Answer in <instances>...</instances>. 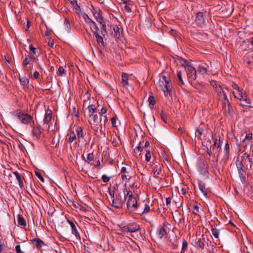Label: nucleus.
Returning a JSON list of instances; mask_svg holds the SVG:
<instances>
[{
    "label": "nucleus",
    "mask_w": 253,
    "mask_h": 253,
    "mask_svg": "<svg viewBox=\"0 0 253 253\" xmlns=\"http://www.w3.org/2000/svg\"><path fill=\"white\" fill-rule=\"evenodd\" d=\"M91 128L96 132L103 131V123L101 119H99L97 115H94L91 118H88Z\"/></svg>",
    "instance_id": "1"
},
{
    "label": "nucleus",
    "mask_w": 253,
    "mask_h": 253,
    "mask_svg": "<svg viewBox=\"0 0 253 253\" xmlns=\"http://www.w3.org/2000/svg\"><path fill=\"white\" fill-rule=\"evenodd\" d=\"M162 80L160 81V86L166 96L170 95L172 87L169 82V79L166 76L162 77Z\"/></svg>",
    "instance_id": "2"
},
{
    "label": "nucleus",
    "mask_w": 253,
    "mask_h": 253,
    "mask_svg": "<svg viewBox=\"0 0 253 253\" xmlns=\"http://www.w3.org/2000/svg\"><path fill=\"white\" fill-rule=\"evenodd\" d=\"M125 202V198L123 196V194L121 192L116 194L115 197L111 201V205L116 208H121Z\"/></svg>",
    "instance_id": "3"
},
{
    "label": "nucleus",
    "mask_w": 253,
    "mask_h": 253,
    "mask_svg": "<svg viewBox=\"0 0 253 253\" xmlns=\"http://www.w3.org/2000/svg\"><path fill=\"white\" fill-rule=\"evenodd\" d=\"M17 119L23 124H28L33 122V125H35L33 117L28 114L22 113L20 110H18L16 113Z\"/></svg>",
    "instance_id": "4"
},
{
    "label": "nucleus",
    "mask_w": 253,
    "mask_h": 253,
    "mask_svg": "<svg viewBox=\"0 0 253 253\" xmlns=\"http://www.w3.org/2000/svg\"><path fill=\"white\" fill-rule=\"evenodd\" d=\"M45 113L42 121V130H48L52 118V111L49 109H45Z\"/></svg>",
    "instance_id": "5"
},
{
    "label": "nucleus",
    "mask_w": 253,
    "mask_h": 253,
    "mask_svg": "<svg viewBox=\"0 0 253 253\" xmlns=\"http://www.w3.org/2000/svg\"><path fill=\"white\" fill-rule=\"evenodd\" d=\"M67 222L70 225L72 234L74 235L75 239L80 240L81 237L79 231L81 229L77 223L74 222L69 219H67Z\"/></svg>",
    "instance_id": "6"
},
{
    "label": "nucleus",
    "mask_w": 253,
    "mask_h": 253,
    "mask_svg": "<svg viewBox=\"0 0 253 253\" xmlns=\"http://www.w3.org/2000/svg\"><path fill=\"white\" fill-rule=\"evenodd\" d=\"M126 201L127 208L128 210L133 211L138 210L141 206V204L137 203L135 197L131 199H128Z\"/></svg>",
    "instance_id": "7"
},
{
    "label": "nucleus",
    "mask_w": 253,
    "mask_h": 253,
    "mask_svg": "<svg viewBox=\"0 0 253 253\" xmlns=\"http://www.w3.org/2000/svg\"><path fill=\"white\" fill-rule=\"evenodd\" d=\"M195 22L198 27L203 28L206 25V15L202 12L197 13Z\"/></svg>",
    "instance_id": "8"
},
{
    "label": "nucleus",
    "mask_w": 253,
    "mask_h": 253,
    "mask_svg": "<svg viewBox=\"0 0 253 253\" xmlns=\"http://www.w3.org/2000/svg\"><path fill=\"white\" fill-rule=\"evenodd\" d=\"M236 166L238 171L239 175L242 181L246 179V171L244 169V165L242 161H239L238 159L236 162Z\"/></svg>",
    "instance_id": "9"
},
{
    "label": "nucleus",
    "mask_w": 253,
    "mask_h": 253,
    "mask_svg": "<svg viewBox=\"0 0 253 253\" xmlns=\"http://www.w3.org/2000/svg\"><path fill=\"white\" fill-rule=\"evenodd\" d=\"M32 134L34 140L39 141L41 138L42 131L40 129V125L38 126H32Z\"/></svg>",
    "instance_id": "10"
},
{
    "label": "nucleus",
    "mask_w": 253,
    "mask_h": 253,
    "mask_svg": "<svg viewBox=\"0 0 253 253\" xmlns=\"http://www.w3.org/2000/svg\"><path fill=\"white\" fill-rule=\"evenodd\" d=\"M188 78L191 81H194L196 79L197 71L195 68L190 65L187 66L185 69Z\"/></svg>",
    "instance_id": "11"
},
{
    "label": "nucleus",
    "mask_w": 253,
    "mask_h": 253,
    "mask_svg": "<svg viewBox=\"0 0 253 253\" xmlns=\"http://www.w3.org/2000/svg\"><path fill=\"white\" fill-rule=\"evenodd\" d=\"M93 34L95 37L97 43L99 44L100 46L104 47L105 46V43L103 40V37H104L105 36V34L103 33V32L102 31H101L100 33L98 31Z\"/></svg>",
    "instance_id": "12"
},
{
    "label": "nucleus",
    "mask_w": 253,
    "mask_h": 253,
    "mask_svg": "<svg viewBox=\"0 0 253 253\" xmlns=\"http://www.w3.org/2000/svg\"><path fill=\"white\" fill-rule=\"evenodd\" d=\"M221 102L222 106V110H223L224 113L226 114H230L232 110V107L228 99L226 101L222 100Z\"/></svg>",
    "instance_id": "13"
},
{
    "label": "nucleus",
    "mask_w": 253,
    "mask_h": 253,
    "mask_svg": "<svg viewBox=\"0 0 253 253\" xmlns=\"http://www.w3.org/2000/svg\"><path fill=\"white\" fill-rule=\"evenodd\" d=\"M162 166L160 164L158 165H154L152 167V172L153 173V176L155 178H158L159 176L162 173Z\"/></svg>",
    "instance_id": "14"
},
{
    "label": "nucleus",
    "mask_w": 253,
    "mask_h": 253,
    "mask_svg": "<svg viewBox=\"0 0 253 253\" xmlns=\"http://www.w3.org/2000/svg\"><path fill=\"white\" fill-rule=\"evenodd\" d=\"M239 100L241 101L240 105L242 106H248L249 104H251L250 99L249 98L246 97L245 94H243V92L241 93H239Z\"/></svg>",
    "instance_id": "15"
},
{
    "label": "nucleus",
    "mask_w": 253,
    "mask_h": 253,
    "mask_svg": "<svg viewBox=\"0 0 253 253\" xmlns=\"http://www.w3.org/2000/svg\"><path fill=\"white\" fill-rule=\"evenodd\" d=\"M75 130L77 133V137L79 141L83 140L84 138V134L82 127L79 126H75Z\"/></svg>",
    "instance_id": "16"
},
{
    "label": "nucleus",
    "mask_w": 253,
    "mask_h": 253,
    "mask_svg": "<svg viewBox=\"0 0 253 253\" xmlns=\"http://www.w3.org/2000/svg\"><path fill=\"white\" fill-rule=\"evenodd\" d=\"M32 244L38 249H41L45 245L44 243L40 238H35L30 240Z\"/></svg>",
    "instance_id": "17"
},
{
    "label": "nucleus",
    "mask_w": 253,
    "mask_h": 253,
    "mask_svg": "<svg viewBox=\"0 0 253 253\" xmlns=\"http://www.w3.org/2000/svg\"><path fill=\"white\" fill-rule=\"evenodd\" d=\"M129 76L128 74L126 73H123L122 74V80L121 83L122 84V86L124 88H126L127 85H128V80H129Z\"/></svg>",
    "instance_id": "18"
},
{
    "label": "nucleus",
    "mask_w": 253,
    "mask_h": 253,
    "mask_svg": "<svg viewBox=\"0 0 253 253\" xmlns=\"http://www.w3.org/2000/svg\"><path fill=\"white\" fill-rule=\"evenodd\" d=\"M22 59H23L22 62V66L23 67V68L24 67H27L28 65L31 64L33 63L32 60H34L32 57L30 56L27 55H25V57H24V56H22Z\"/></svg>",
    "instance_id": "19"
},
{
    "label": "nucleus",
    "mask_w": 253,
    "mask_h": 253,
    "mask_svg": "<svg viewBox=\"0 0 253 253\" xmlns=\"http://www.w3.org/2000/svg\"><path fill=\"white\" fill-rule=\"evenodd\" d=\"M209 68V66L205 63H202L199 65L198 68V72L201 74H204L207 73Z\"/></svg>",
    "instance_id": "20"
},
{
    "label": "nucleus",
    "mask_w": 253,
    "mask_h": 253,
    "mask_svg": "<svg viewBox=\"0 0 253 253\" xmlns=\"http://www.w3.org/2000/svg\"><path fill=\"white\" fill-rule=\"evenodd\" d=\"M86 109H87V112H86L87 115L89 117L88 118H90L94 115L93 114H94L95 111L96 110V108L95 106V105L91 104V105H89L87 107Z\"/></svg>",
    "instance_id": "21"
},
{
    "label": "nucleus",
    "mask_w": 253,
    "mask_h": 253,
    "mask_svg": "<svg viewBox=\"0 0 253 253\" xmlns=\"http://www.w3.org/2000/svg\"><path fill=\"white\" fill-rule=\"evenodd\" d=\"M121 177L123 180L129 179L131 176L128 174V172L126 171L125 167L122 168L121 170Z\"/></svg>",
    "instance_id": "22"
},
{
    "label": "nucleus",
    "mask_w": 253,
    "mask_h": 253,
    "mask_svg": "<svg viewBox=\"0 0 253 253\" xmlns=\"http://www.w3.org/2000/svg\"><path fill=\"white\" fill-rule=\"evenodd\" d=\"M123 196L125 198V201L134 198L132 192L127 190L126 188L124 189Z\"/></svg>",
    "instance_id": "23"
},
{
    "label": "nucleus",
    "mask_w": 253,
    "mask_h": 253,
    "mask_svg": "<svg viewBox=\"0 0 253 253\" xmlns=\"http://www.w3.org/2000/svg\"><path fill=\"white\" fill-rule=\"evenodd\" d=\"M128 228V232L133 233L140 230V228L139 225L136 223H132L127 226Z\"/></svg>",
    "instance_id": "24"
},
{
    "label": "nucleus",
    "mask_w": 253,
    "mask_h": 253,
    "mask_svg": "<svg viewBox=\"0 0 253 253\" xmlns=\"http://www.w3.org/2000/svg\"><path fill=\"white\" fill-rule=\"evenodd\" d=\"M29 49L30 50V51L29 55L32 57L34 60L37 59L38 55L36 54V48L34 47L32 44H30L29 46Z\"/></svg>",
    "instance_id": "25"
},
{
    "label": "nucleus",
    "mask_w": 253,
    "mask_h": 253,
    "mask_svg": "<svg viewBox=\"0 0 253 253\" xmlns=\"http://www.w3.org/2000/svg\"><path fill=\"white\" fill-rule=\"evenodd\" d=\"M167 234V231L164 227H160L157 229V236L159 239H161Z\"/></svg>",
    "instance_id": "26"
},
{
    "label": "nucleus",
    "mask_w": 253,
    "mask_h": 253,
    "mask_svg": "<svg viewBox=\"0 0 253 253\" xmlns=\"http://www.w3.org/2000/svg\"><path fill=\"white\" fill-rule=\"evenodd\" d=\"M198 185L199 188L200 190V191L202 192V193L205 197H207L208 195V192L206 188V185L205 183L201 181H199L198 183Z\"/></svg>",
    "instance_id": "27"
},
{
    "label": "nucleus",
    "mask_w": 253,
    "mask_h": 253,
    "mask_svg": "<svg viewBox=\"0 0 253 253\" xmlns=\"http://www.w3.org/2000/svg\"><path fill=\"white\" fill-rule=\"evenodd\" d=\"M213 143L212 147L221 148V137L219 135L215 136Z\"/></svg>",
    "instance_id": "28"
},
{
    "label": "nucleus",
    "mask_w": 253,
    "mask_h": 253,
    "mask_svg": "<svg viewBox=\"0 0 253 253\" xmlns=\"http://www.w3.org/2000/svg\"><path fill=\"white\" fill-rule=\"evenodd\" d=\"M113 30L114 31L115 37L118 39L121 40V34L120 32V28L117 25H114Z\"/></svg>",
    "instance_id": "29"
},
{
    "label": "nucleus",
    "mask_w": 253,
    "mask_h": 253,
    "mask_svg": "<svg viewBox=\"0 0 253 253\" xmlns=\"http://www.w3.org/2000/svg\"><path fill=\"white\" fill-rule=\"evenodd\" d=\"M76 139V136L74 132L68 134L66 136V140L69 142H72Z\"/></svg>",
    "instance_id": "30"
},
{
    "label": "nucleus",
    "mask_w": 253,
    "mask_h": 253,
    "mask_svg": "<svg viewBox=\"0 0 253 253\" xmlns=\"http://www.w3.org/2000/svg\"><path fill=\"white\" fill-rule=\"evenodd\" d=\"M13 174L15 176L17 180H18L19 186L21 188L23 187V182L21 175H20V174L17 171L13 172Z\"/></svg>",
    "instance_id": "31"
},
{
    "label": "nucleus",
    "mask_w": 253,
    "mask_h": 253,
    "mask_svg": "<svg viewBox=\"0 0 253 253\" xmlns=\"http://www.w3.org/2000/svg\"><path fill=\"white\" fill-rule=\"evenodd\" d=\"M88 24H89L90 28L93 33L98 32V28L94 21L92 20Z\"/></svg>",
    "instance_id": "32"
},
{
    "label": "nucleus",
    "mask_w": 253,
    "mask_h": 253,
    "mask_svg": "<svg viewBox=\"0 0 253 253\" xmlns=\"http://www.w3.org/2000/svg\"><path fill=\"white\" fill-rule=\"evenodd\" d=\"M205 240L204 238H199L196 243L197 247L202 250L204 249Z\"/></svg>",
    "instance_id": "33"
},
{
    "label": "nucleus",
    "mask_w": 253,
    "mask_h": 253,
    "mask_svg": "<svg viewBox=\"0 0 253 253\" xmlns=\"http://www.w3.org/2000/svg\"><path fill=\"white\" fill-rule=\"evenodd\" d=\"M125 4L124 6V8L126 11L127 12H131V6L133 4V2L130 0H128L127 2L124 3Z\"/></svg>",
    "instance_id": "34"
},
{
    "label": "nucleus",
    "mask_w": 253,
    "mask_h": 253,
    "mask_svg": "<svg viewBox=\"0 0 253 253\" xmlns=\"http://www.w3.org/2000/svg\"><path fill=\"white\" fill-rule=\"evenodd\" d=\"M218 99L219 100L222 101V100H227L228 99L227 94L225 91L223 90L220 93L217 94Z\"/></svg>",
    "instance_id": "35"
},
{
    "label": "nucleus",
    "mask_w": 253,
    "mask_h": 253,
    "mask_svg": "<svg viewBox=\"0 0 253 253\" xmlns=\"http://www.w3.org/2000/svg\"><path fill=\"white\" fill-rule=\"evenodd\" d=\"M213 86L215 88V91L217 93V94L220 93V92H221L222 91H223L224 90L223 88L220 85H219L218 84H215ZM224 88L228 90V88L226 86H224Z\"/></svg>",
    "instance_id": "36"
},
{
    "label": "nucleus",
    "mask_w": 253,
    "mask_h": 253,
    "mask_svg": "<svg viewBox=\"0 0 253 253\" xmlns=\"http://www.w3.org/2000/svg\"><path fill=\"white\" fill-rule=\"evenodd\" d=\"M17 222L19 225L25 226L26 222L23 216L21 214H18L17 216Z\"/></svg>",
    "instance_id": "37"
},
{
    "label": "nucleus",
    "mask_w": 253,
    "mask_h": 253,
    "mask_svg": "<svg viewBox=\"0 0 253 253\" xmlns=\"http://www.w3.org/2000/svg\"><path fill=\"white\" fill-rule=\"evenodd\" d=\"M177 60L179 63L180 64L181 66L183 67L185 69L187 66H189L190 65L188 64L187 61L185 59L182 58L181 57H179L177 58Z\"/></svg>",
    "instance_id": "38"
},
{
    "label": "nucleus",
    "mask_w": 253,
    "mask_h": 253,
    "mask_svg": "<svg viewBox=\"0 0 253 253\" xmlns=\"http://www.w3.org/2000/svg\"><path fill=\"white\" fill-rule=\"evenodd\" d=\"M64 27L66 31L70 33L71 31V26L69 20L68 19H65L64 22Z\"/></svg>",
    "instance_id": "39"
},
{
    "label": "nucleus",
    "mask_w": 253,
    "mask_h": 253,
    "mask_svg": "<svg viewBox=\"0 0 253 253\" xmlns=\"http://www.w3.org/2000/svg\"><path fill=\"white\" fill-rule=\"evenodd\" d=\"M221 148L212 147V151L213 153V157L214 158H217L218 157Z\"/></svg>",
    "instance_id": "40"
},
{
    "label": "nucleus",
    "mask_w": 253,
    "mask_h": 253,
    "mask_svg": "<svg viewBox=\"0 0 253 253\" xmlns=\"http://www.w3.org/2000/svg\"><path fill=\"white\" fill-rule=\"evenodd\" d=\"M150 211V207L147 204H144V209L142 210H140L139 212H138V214L140 215H142L143 214L146 213Z\"/></svg>",
    "instance_id": "41"
},
{
    "label": "nucleus",
    "mask_w": 253,
    "mask_h": 253,
    "mask_svg": "<svg viewBox=\"0 0 253 253\" xmlns=\"http://www.w3.org/2000/svg\"><path fill=\"white\" fill-rule=\"evenodd\" d=\"M160 117L161 120L164 121V123H167L168 115L163 110H161L160 113Z\"/></svg>",
    "instance_id": "42"
},
{
    "label": "nucleus",
    "mask_w": 253,
    "mask_h": 253,
    "mask_svg": "<svg viewBox=\"0 0 253 253\" xmlns=\"http://www.w3.org/2000/svg\"><path fill=\"white\" fill-rule=\"evenodd\" d=\"M19 80H20V83L24 86H27L29 84V79H28L26 77L20 78Z\"/></svg>",
    "instance_id": "43"
},
{
    "label": "nucleus",
    "mask_w": 253,
    "mask_h": 253,
    "mask_svg": "<svg viewBox=\"0 0 253 253\" xmlns=\"http://www.w3.org/2000/svg\"><path fill=\"white\" fill-rule=\"evenodd\" d=\"M193 213L196 215H199V207L197 203L195 202V204L193 205Z\"/></svg>",
    "instance_id": "44"
},
{
    "label": "nucleus",
    "mask_w": 253,
    "mask_h": 253,
    "mask_svg": "<svg viewBox=\"0 0 253 253\" xmlns=\"http://www.w3.org/2000/svg\"><path fill=\"white\" fill-rule=\"evenodd\" d=\"M114 187L113 188V189H111V188H109L108 189V191H109V195L110 196V200H109V202L110 203H111V201L112 200H113L115 197V190H114Z\"/></svg>",
    "instance_id": "45"
},
{
    "label": "nucleus",
    "mask_w": 253,
    "mask_h": 253,
    "mask_svg": "<svg viewBox=\"0 0 253 253\" xmlns=\"http://www.w3.org/2000/svg\"><path fill=\"white\" fill-rule=\"evenodd\" d=\"M211 233L215 238H218L219 235V231L218 229L212 228Z\"/></svg>",
    "instance_id": "46"
},
{
    "label": "nucleus",
    "mask_w": 253,
    "mask_h": 253,
    "mask_svg": "<svg viewBox=\"0 0 253 253\" xmlns=\"http://www.w3.org/2000/svg\"><path fill=\"white\" fill-rule=\"evenodd\" d=\"M188 246V243L185 240H183L182 245V249L181 252L183 253L186 250Z\"/></svg>",
    "instance_id": "47"
},
{
    "label": "nucleus",
    "mask_w": 253,
    "mask_h": 253,
    "mask_svg": "<svg viewBox=\"0 0 253 253\" xmlns=\"http://www.w3.org/2000/svg\"><path fill=\"white\" fill-rule=\"evenodd\" d=\"M94 156L93 153H89L86 158V160H84L85 161L88 163H90L93 160Z\"/></svg>",
    "instance_id": "48"
},
{
    "label": "nucleus",
    "mask_w": 253,
    "mask_h": 253,
    "mask_svg": "<svg viewBox=\"0 0 253 253\" xmlns=\"http://www.w3.org/2000/svg\"><path fill=\"white\" fill-rule=\"evenodd\" d=\"M93 16L96 19V21H97V19H100L101 17H102V12L99 10L98 12L95 11L93 12Z\"/></svg>",
    "instance_id": "49"
},
{
    "label": "nucleus",
    "mask_w": 253,
    "mask_h": 253,
    "mask_svg": "<svg viewBox=\"0 0 253 253\" xmlns=\"http://www.w3.org/2000/svg\"><path fill=\"white\" fill-rule=\"evenodd\" d=\"M57 74H58V75H59L60 76H63L65 74V69H64V68L62 66H60L58 68Z\"/></svg>",
    "instance_id": "50"
},
{
    "label": "nucleus",
    "mask_w": 253,
    "mask_h": 253,
    "mask_svg": "<svg viewBox=\"0 0 253 253\" xmlns=\"http://www.w3.org/2000/svg\"><path fill=\"white\" fill-rule=\"evenodd\" d=\"M231 86L233 88L236 89L239 93H241L242 92V89H241L240 87L235 83L232 82L231 84Z\"/></svg>",
    "instance_id": "51"
},
{
    "label": "nucleus",
    "mask_w": 253,
    "mask_h": 253,
    "mask_svg": "<svg viewBox=\"0 0 253 253\" xmlns=\"http://www.w3.org/2000/svg\"><path fill=\"white\" fill-rule=\"evenodd\" d=\"M145 161H147V162L150 161L151 158V153H150V150H147V149L146 150V154H145Z\"/></svg>",
    "instance_id": "52"
},
{
    "label": "nucleus",
    "mask_w": 253,
    "mask_h": 253,
    "mask_svg": "<svg viewBox=\"0 0 253 253\" xmlns=\"http://www.w3.org/2000/svg\"><path fill=\"white\" fill-rule=\"evenodd\" d=\"M33 68V63H32L31 64L28 65V66H27V67H24V70L27 72H29V75L30 76L31 74V71L32 70Z\"/></svg>",
    "instance_id": "53"
},
{
    "label": "nucleus",
    "mask_w": 253,
    "mask_h": 253,
    "mask_svg": "<svg viewBox=\"0 0 253 253\" xmlns=\"http://www.w3.org/2000/svg\"><path fill=\"white\" fill-rule=\"evenodd\" d=\"M177 77L180 83V84H184V82L182 78V73L181 71H177Z\"/></svg>",
    "instance_id": "54"
},
{
    "label": "nucleus",
    "mask_w": 253,
    "mask_h": 253,
    "mask_svg": "<svg viewBox=\"0 0 253 253\" xmlns=\"http://www.w3.org/2000/svg\"><path fill=\"white\" fill-rule=\"evenodd\" d=\"M82 16L84 19L85 22L87 23H88L92 21V20L89 17L87 14L85 13L83 14Z\"/></svg>",
    "instance_id": "55"
},
{
    "label": "nucleus",
    "mask_w": 253,
    "mask_h": 253,
    "mask_svg": "<svg viewBox=\"0 0 253 253\" xmlns=\"http://www.w3.org/2000/svg\"><path fill=\"white\" fill-rule=\"evenodd\" d=\"M74 9L75 10L77 14H80L81 13V10L78 3L73 6Z\"/></svg>",
    "instance_id": "56"
},
{
    "label": "nucleus",
    "mask_w": 253,
    "mask_h": 253,
    "mask_svg": "<svg viewBox=\"0 0 253 253\" xmlns=\"http://www.w3.org/2000/svg\"><path fill=\"white\" fill-rule=\"evenodd\" d=\"M148 102L150 105H154L155 103L154 97L152 96H149L148 98Z\"/></svg>",
    "instance_id": "57"
},
{
    "label": "nucleus",
    "mask_w": 253,
    "mask_h": 253,
    "mask_svg": "<svg viewBox=\"0 0 253 253\" xmlns=\"http://www.w3.org/2000/svg\"><path fill=\"white\" fill-rule=\"evenodd\" d=\"M134 155L137 158H141L142 156L141 155V153L139 152V150H137L136 149H135L134 150Z\"/></svg>",
    "instance_id": "58"
},
{
    "label": "nucleus",
    "mask_w": 253,
    "mask_h": 253,
    "mask_svg": "<svg viewBox=\"0 0 253 253\" xmlns=\"http://www.w3.org/2000/svg\"><path fill=\"white\" fill-rule=\"evenodd\" d=\"M101 118H102V120L103 126H104V127H105L106 123L107 122V116H106V115L100 116V119H101Z\"/></svg>",
    "instance_id": "59"
},
{
    "label": "nucleus",
    "mask_w": 253,
    "mask_h": 253,
    "mask_svg": "<svg viewBox=\"0 0 253 253\" xmlns=\"http://www.w3.org/2000/svg\"><path fill=\"white\" fill-rule=\"evenodd\" d=\"M101 179L103 181V182H107L110 180V177L108 176L106 174H103L101 176Z\"/></svg>",
    "instance_id": "60"
},
{
    "label": "nucleus",
    "mask_w": 253,
    "mask_h": 253,
    "mask_svg": "<svg viewBox=\"0 0 253 253\" xmlns=\"http://www.w3.org/2000/svg\"><path fill=\"white\" fill-rule=\"evenodd\" d=\"M35 175L42 182H44V178L42 174L38 171H35Z\"/></svg>",
    "instance_id": "61"
},
{
    "label": "nucleus",
    "mask_w": 253,
    "mask_h": 253,
    "mask_svg": "<svg viewBox=\"0 0 253 253\" xmlns=\"http://www.w3.org/2000/svg\"><path fill=\"white\" fill-rule=\"evenodd\" d=\"M106 111H107V110H106V108L102 107L99 112L100 117L105 115V114L106 113Z\"/></svg>",
    "instance_id": "62"
},
{
    "label": "nucleus",
    "mask_w": 253,
    "mask_h": 253,
    "mask_svg": "<svg viewBox=\"0 0 253 253\" xmlns=\"http://www.w3.org/2000/svg\"><path fill=\"white\" fill-rule=\"evenodd\" d=\"M121 230L122 231V232L125 234L126 232H128V228L127 226H124L121 227Z\"/></svg>",
    "instance_id": "63"
},
{
    "label": "nucleus",
    "mask_w": 253,
    "mask_h": 253,
    "mask_svg": "<svg viewBox=\"0 0 253 253\" xmlns=\"http://www.w3.org/2000/svg\"><path fill=\"white\" fill-rule=\"evenodd\" d=\"M15 251L17 253H23V252L21 250L20 245H16L15 247Z\"/></svg>",
    "instance_id": "64"
}]
</instances>
